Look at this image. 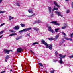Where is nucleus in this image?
I'll return each mask as SVG.
<instances>
[{
    "label": "nucleus",
    "mask_w": 73,
    "mask_h": 73,
    "mask_svg": "<svg viewBox=\"0 0 73 73\" xmlns=\"http://www.w3.org/2000/svg\"><path fill=\"white\" fill-rule=\"evenodd\" d=\"M41 42L44 45H46V48H49L50 49H52V45H51L49 46V45H48V44L45 42V40H41Z\"/></svg>",
    "instance_id": "f257e3e1"
},
{
    "label": "nucleus",
    "mask_w": 73,
    "mask_h": 73,
    "mask_svg": "<svg viewBox=\"0 0 73 73\" xmlns=\"http://www.w3.org/2000/svg\"><path fill=\"white\" fill-rule=\"evenodd\" d=\"M59 56H60L59 57V58L60 59V60L59 61V62L60 64H62V58H64L65 57H66V55L62 56L61 54H59Z\"/></svg>",
    "instance_id": "f03ea898"
},
{
    "label": "nucleus",
    "mask_w": 73,
    "mask_h": 73,
    "mask_svg": "<svg viewBox=\"0 0 73 73\" xmlns=\"http://www.w3.org/2000/svg\"><path fill=\"white\" fill-rule=\"evenodd\" d=\"M47 27H48V30L49 31H50V32H52V33H54L55 32V31L53 30V29H52V28H51V26L49 25H46Z\"/></svg>",
    "instance_id": "7ed1b4c3"
},
{
    "label": "nucleus",
    "mask_w": 73,
    "mask_h": 73,
    "mask_svg": "<svg viewBox=\"0 0 73 73\" xmlns=\"http://www.w3.org/2000/svg\"><path fill=\"white\" fill-rule=\"evenodd\" d=\"M50 24H54L55 25H60V24L57 23V21H53L50 22Z\"/></svg>",
    "instance_id": "20e7f679"
},
{
    "label": "nucleus",
    "mask_w": 73,
    "mask_h": 73,
    "mask_svg": "<svg viewBox=\"0 0 73 73\" xmlns=\"http://www.w3.org/2000/svg\"><path fill=\"white\" fill-rule=\"evenodd\" d=\"M55 13L57 14L58 16H61V17H63V15H61V13L60 12H59L58 11H56L55 12Z\"/></svg>",
    "instance_id": "39448f33"
},
{
    "label": "nucleus",
    "mask_w": 73,
    "mask_h": 73,
    "mask_svg": "<svg viewBox=\"0 0 73 73\" xmlns=\"http://www.w3.org/2000/svg\"><path fill=\"white\" fill-rule=\"evenodd\" d=\"M3 52L5 53H7V54H9V52H11V50H8L7 49H5V50H4Z\"/></svg>",
    "instance_id": "423d86ee"
},
{
    "label": "nucleus",
    "mask_w": 73,
    "mask_h": 73,
    "mask_svg": "<svg viewBox=\"0 0 73 73\" xmlns=\"http://www.w3.org/2000/svg\"><path fill=\"white\" fill-rule=\"evenodd\" d=\"M32 29V28L31 27H29L27 28L24 29H23V32H26V31H29V30H31Z\"/></svg>",
    "instance_id": "0eeeda50"
},
{
    "label": "nucleus",
    "mask_w": 73,
    "mask_h": 73,
    "mask_svg": "<svg viewBox=\"0 0 73 73\" xmlns=\"http://www.w3.org/2000/svg\"><path fill=\"white\" fill-rule=\"evenodd\" d=\"M23 51V49L21 48H19L17 50V53H20V52Z\"/></svg>",
    "instance_id": "6e6552de"
},
{
    "label": "nucleus",
    "mask_w": 73,
    "mask_h": 73,
    "mask_svg": "<svg viewBox=\"0 0 73 73\" xmlns=\"http://www.w3.org/2000/svg\"><path fill=\"white\" fill-rule=\"evenodd\" d=\"M19 28H20V27H19V26L17 25V26H15L14 27V29H15V30H18V29H19Z\"/></svg>",
    "instance_id": "1a4fd4ad"
},
{
    "label": "nucleus",
    "mask_w": 73,
    "mask_h": 73,
    "mask_svg": "<svg viewBox=\"0 0 73 73\" xmlns=\"http://www.w3.org/2000/svg\"><path fill=\"white\" fill-rule=\"evenodd\" d=\"M64 42H65V40L64 39H62L61 41V42L60 43V45H62V44L64 43Z\"/></svg>",
    "instance_id": "9d476101"
},
{
    "label": "nucleus",
    "mask_w": 73,
    "mask_h": 73,
    "mask_svg": "<svg viewBox=\"0 0 73 73\" xmlns=\"http://www.w3.org/2000/svg\"><path fill=\"white\" fill-rule=\"evenodd\" d=\"M28 12L30 13H33V10L31 9H29L28 10Z\"/></svg>",
    "instance_id": "9b49d317"
},
{
    "label": "nucleus",
    "mask_w": 73,
    "mask_h": 73,
    "mask_svg": "<svg viewBox=\"0 0 73 73\" xmlns=\"http://www.w3.org/2000/svg\"><path fill=\"white\" fill-rule=\"evenodd\" d=\"M54 4H55V5L56 6H57V7L59 8L60 6L59 5H58V4H57V2H56V1L54 2Z\"/></svg>",
    "instance_id": "f8f14e48"
},
{
    "label": "nucleus",
    "mask_w": 73,
    "mask_h": 73,
    "mask_svg": "<svg viewBox=\"0 0 73 73\" xmlns=\"http://www.w3.org/2000/svg\"><path fill=\"white\" fill-rule=\"evenodd\" d=\"M58 37H59V35L58 34L55 36V37L54 38V39L56 40H57V39H58Z\"/></svg>",
    "instance_id": "ddd939ff"
},
{
    "label": "nucleus",
    "mask_w": 73,
    "mask_h": 73,
    "mask_svg": "<svg viewBox=\"0 0 73 73\" xmlns=\"http://www.w3.org/2000/svg\"><path fill=\"white\" fill-rule=\"evenodd\" d=\"M48 9H49V13H50L52 12V11H51L52 8L50 7H48Z\"/></svg>",
    "instance_id": "4468645a"
},
{
    "label": "nucleus",
    "mask_w": 73,
    "mask_h": 73,
    "mask_svg": "<svg viewBox=\"0 0 73 73\" xmlns=\"http://www.w3.org/2000/svg\"><path fill=\"white\" fill-rule=\"evenodd\" d=\"M64 38H65L66 40H70V41H72V39L71 38H67L66 37L64 36Z\"/></svg>",
    "instance_id": "2eb2a0df"
},
{
    "label": "nucleus",
    "mask_w": 73,
    "mask_h": 73,
    "mask_svg": "<svg viewBox=\"0 0 73 73\" xmlns=\"http://www.w3.org/2000/svg\"><path fill=\"white\" fill-rule=\"evenodd\" d=\"M22 37L19 36V37H17L16 38V40H19V39H20L22 38Z\"/></svg>",
    "instance_id": "dca6fc26"
},
{
    "label": "nucleus",
    "mask_w": 73,
    "mask_h": 73,
    "mask_svg": "<svg viewBox=\"0 0 73 73\" xmlns=\"http://www.w3.org/2000/svg\"><path fill=\"white\" fill-rule=\"evenodd\" d=\"M17 35V34L14 33H13L12 34H11L9 35V36H15V35Z\"/></svg>",
    "instance_id": "f3484780"
},
{
    "label": "nucleus",
    "mask_w": 73,
    "mask_h": 73,
    "mask_svg": "<svg viewBox=\"0 0 73 73\" xmlns=\"http://www.w3.org/2000/svg\"><path fill=\"white\" fill-rule=\"evenodd\" d=\"M33 29L36 31H38L39 30V29L38 28H36V27H34L33 28Z\"/></svg>",
    "instance_id": "a211bd4d"
},
{
    "label": "nucleus",
    "mask_w": 73,
    "mask_h": 73,
    "mask_svg": "<svg viewBox=\"0 0 73 73\" xmlns=\"http://www.w3.org/2000/svg\"><path fill=\"white\" fill-rule=\"evenodd\" d=\"M35 23H41V21L40 20H38L35 21Z\"/></svg>",
    "instance_id": "6ab92c4d"
},
{
    "label": "nucleus",
    "mask_w": 73,
    "mask_h": 73,
    "mask_svg": "<svg viewBox=\"0 0 73 73\" xmlns=\"http://www.w3.org/2000/svg\"><path fill=\"white\" fill-rule=\"evenodd\" d=\"M48 40H50V41H52V40H54V38H53V37H52L51 38H49Z\"/></svg>",
    "instance_id": "aec40b11"
},
{
    "label": "nucleus",
    "mask_w": 73,
    "mask_h": 73,
    "mask_svg": "<svg viewBox=\"0 0 73 73\" xmlns=\"http://www.w3.org/2000/svg\"><path fill=\"white\" fill-rule=\"evenodd\" d=\"M59 29H60L59 28L55 29V31L56 33L58 32V30H59Z\"/></svg>",
    "instance_id": "412c9836"
},
{
    "label": "nucleus",
    "mask_w": 73,
    "mask_h": 73,
    "mask_svg": "<svg viewBox=\"0 0 73 73\" xmlns=\"http://www.w3.org/2000/svg\"><path fill=\"white\" fill-rule=\"evenodd\" d=\"M9 20H11L12 19H13V17L11 16H9Z\"/></svg>",
    "instance_id": "4be33fe9"
},
{
    "label": "nucleus",
    "mask_w": 73,
    "mask_h": 73,
    "mask_svg": "<svg viewBox=\"0 0 73 73\" xmlns=\"http://www.w3.org/2000/svg\"><path fill=\"white\" fill-rule=\"evenodd\" d=\"M21 25L22 27H25V24H23L22 23H21Z\"/></svg>",
    "instance_id": "5701e85b"
},
{
    "label": "nucleus",
    "mask_w": 73,
    "mask_h": 73,
    "mask_svg": "<svg viewBox=\"0 0 73 73\" xmlns=\"http://www.w3.org/2000/svg\"><path fill=\"white\" fill-rule=\"evenodd\" d=\"M54 10H58V8H54V9L52 10V13L53 12V11H54Z\"/></svg>",
    "instance_id": "b1692460"
},
{
    "label": "nucleus",
    "mask_w": 73,
    "mask_h": 73,
    "mask_svg": "<svg viewBox=\"0 0 73 73\" xmlns=\"http://www.w3.org/2000/svg\"><path fill=\"white\" fill-rule=\"evenodd\" d=\"M35 15V13H34L32 15H30V16H29V17H33V16H34Z\"/></svg>",
    "instance_id": "393cba45"
},
{
    "label": "nucleus",
    "mask_w": 73,
    "mask_h": 73,
    "mask_svg": "<svg viewBox=\"0 0 73 73\" xmlns=\"http://www.w3.org/2000/svg\"><path fill=\"white\" fill-rule=\"evenodd\" d=\"M36 44H37L38 45V43L37 42H35L33 43L32 45H36Z\"/></svg>",
    "instance_id": "a878e982"
},
{
    "label": "nucleus",
    "mask_w": 73,
    "mask_h": 73,
    "mask_svg": "<svg viewBox=\"0 0 73 73\" xmlns=\"http://www.w3.org/2000/svg\"><path fill=\"white\" fill-rule=\"evenodd\" d=\"M9 31L10 32H13V33H15V32H16V31H14L13 30H10Z\"/></svg>",
    "instance_id": "bb28decb"
},
{
    "label": "nucleus",
    "mask_w": 73,
    "mask_h": 73,
    "mask_svg": "<svg viewBox=\"0 0 73 73\" xmlns=\"http://www.w3.org/2000/svg\"><path fill=\"white\" fill-rule=\"evenodd\" d=\"M5 11H0V13H5Z\"/></svg>",
    "instance_id": "cd10ccee"
},
{
    "label": "nucleus",
    "mask_w": 73,
    "mask_h": 73,
    "mask_svg": "<svg viewBox=\"0 0 73 73\" xmlns=\"http://www.w3.org/2000/svg\"><path fill=\"white\" fill-rule=\"evenodd\" d=\"M39 64L40 66H41L42 67L43 66V65L41 63H39Z\"/></svg>",
    "instance_id": "c85d7f7f"
},
{
    "label": "nucleus",
    "mask_w": 73,
    "mask_h": 73,
    "mask_svg": "<svg viewBox=\"0 0 73 73\" xmlns=\"http://www.w3.org/2000/svg\"><path fill=\"white\" fill-rule=\"evenodd\" d=\"M70 36V37H73V33L71 34H70V35H69Z\"/></svg>",
    "instance_id": "c756f323"
},
{
    "label": "nucleus",
    "mask_w": 73,
    "mask_h": 73,
    "mask_svg": "<svg viewBox=\"0 0 73 73\" xmlns=\"http://www.w3.org/2000/svg\"><path fill=\"white\" fill-rule=\"evenodd\" d=\"M24 32V30L23 29L19 31V33H20L21 32Z\"/></svg>",
    "instance_id": "7c9ffc66"
},
{
    "label": "nucleus",
    "mask_w": 73,
    "mask_h": 73,
    "mask_svg": "<svg viewBox=\"0 0 73 73\" xmlns=\"http://www.w3.org/2000/svg\"><path fill=\"white\" fill-rule=\"evenodd\" d=\"M62 33L63 34V35H64V36H66V34L65 33L62 32Z\"/></svg>",
    "instance_id": "2f4dec72"
},
{
    "label": "nucleus",
    "mask_w": 73,
    "mask_h": 73,
    "mask_svg": "<svg viewBox=\"0 0 73 73\" xmlns=\"http://www.w3.org/2000/svg\"><path fill=\"white\" fill-rule=\"evenodd\" d=\"M6 60H7V59L9 58V56H8V55H7L6 57Z\"/></svg>",
    "instance_id": "473e14b6"
},
{
    "label": "nucleus",
    "mask_w": 73,
    "mask_h": 73,
    "mask_svg": "<svg viewBox=\"0 0 73 73\" xmlns=\"http://www.w3.org/2000/svg\"><path fill=\"white\" fill-rule=\"evenodd\" d=\"M5 24L4 23L1 24L0 26V27H2V26H3V25H5Z\"/></svg>",
    "instance_id": "72a5a7b5"
},
{
    "label": "nucleus",
    "mask_w": 73,
    "mask_h": 73,
    "mask_svg": "<svg viewBox=\"0 0 73 73\" xmlns=\"http://www.w3.org/2000/svg\"><path fill=\"white\" fill-rule=\"evenodd\" d=\"M16 5H17V6H18L19 7H20V4H19V3H17Z\"/></svg>",
    "instance_id": "f704fd0d"
},
{
    "label": "nucleus",
    "mask_w": 73,
    "mask_h": 73,
    "mask_svg": "<svg viewBox=\"0 0 73 73\" xmlns=\"http://www.w3.org/2000/svg\"><path fill=\"white\" fill-rule=\"evenodd\" d=\"M69 58H73V55L68 56Z\"/></svg>",
    "instance_id": "c9c22d12"
},
{
    "label": "nucleus",
    "mask_w": 73,
    "mask_h": 73,
    "mask_svg": "<svg viewBox=\"0 0 73 73\" xmlns=\"http://www.w3.org/2000/svg\"><path fill=\"white\" fill-rule=\"evenodd\" d=\"M51 73H53L54 72V70H53V71H50V72Z\"/></svg>",
    "instance_id": "e433bc0d"
},
{
    "label": "nucleus",
    "mask_w": 73,
    "mask_h": 73,
    "mask_svg": "<svg viewBox=\"0 0 73 73\" xmlns=\"http://www.w3.org/2000/svg\"><path fill=\"white\" fill-rule=\"evenodd\" d=\"M65 28H66V26L63 27H62V29H65Z\"/></svg>",
    "instance_id": "4c0bfd02"
},
{
    "label": "nucleus",
    "mask_w": 73,
    "mask_h": 73,
    "mask_svg": "<svg viewBox=\"0 0 73 73\" xmlns=\"http://www.w3.org/2000/svg\"><path fill=\"white\" fill-rule=\"evenodd\" d=\"M30 52L31 53H33V54H35V53H34V52H33V51H32V50H30Z\"/></svg>",
    "instance_id": "58836bf2"
},
{
    "label": "nucleus",
    "mask_w": 73,
    "mask_h": 73,
    "mask_svg": "<svg viewBox=\"0 0 73 73\" xmlns=\"http://www.w3.org/2000/svg\"><path fill=\"white\" fill-rule=\"evenodd\" d=\"M69 12H70V11H69V10H68L66 12L67 13H69Z\"/></svg>",
    "instance_id": "ea45409f"
},
{
    "label": "nucleus",
    "mask_w": 73,
    "mask_h": 73,
    "mask_svg": "<svg viewBox=\"0 0 73 73\" xmlns=\"http://www.w3.org/2000/svg\"><path fill=\"white\" fill-rule=\"evenodd\" d=\"M3 32H4V31H2L0 32V35H1V34H2V33H3Z\"/></svg>",
    "instance_id": "a19ab883"
},
{
    "label": "nucleus",
    "mask_w": 73,
    "mask_h": 73,
    "mask_svg": "<svg viewBox=\"0 0 73 73\" xmlns=\"http://www.w3.org/2000/svg\"><path fill=\"white\" fill-rule=\"evenodd\" d=\"M58 54V52H57V51H56L55 52V55H56V56H57V54Z\"/></svg>",
    "instance_id": "79ce46f5"
},
{
    "label": "nucleus",
    "mask_w": 73,
    "mask_h": 73,
    "mask_svg": "<svg viewBox=\"0 0 73 73\" xmlns=\"http://www.w3.org/2000/svg\"><path fill=\"white\" fill-rule=\"evenodd\" d=\"M51 17H53V13L51 14Z\"/></svg>",
    "instance_id": "37998d69"
},
{
    "label": "nucleus",
    "mask_w": 73,
    "mask_h": 73,
    "mask_svg": "<svg viewBox=\"0 0 73 73\" xmlns=\"http://www.w3.org/2000/svg\"><path fill=\"white\" fill-rule=\"evenodd\" d=\"M5 71H2V72H1L0 73H4L5 72Z\"/></svg>",
    "instance_id": "c03bdc74"
},
{
    "label": "nucleus",
    "mask_w": 73,
    "mask_h": 73,
    "mask_svg": "<svg viewBox=\"0 0 73 73\" xmlns=\"http://www.w3.org/2000/svg\"><path fill=\"white\" fill-rule=\"evenodd\" d=\"M27 36H30V33L27 34Z\"/></svg>",
    "instance_id": "a18cd8bd"
},
{
    "label": "nucleus",
    "mask_w": 73,
    "mask_h": 73,
    "mask_svg": "<svg viewBox=\"0 0 73 73\" xmlns=\"http://www.w3.org/2000/svg\"><path fill=\"white\" fill-rule=\"evenodd\" d=\"M3 1V0H0V3H1Z\"/></svg>",
    "instance_id": "49530a36"
},
{
    "label": "nucleus",
    "mask_w": 73,
    "mask_h": 73,
    "mask_svg": "<svg viewBox=\"0 0 73 73\" xmlns=\"http://www.w3.org/2000/svg\"><path fill=\"white\" fill-rule=\"evenodd\" d=\"M3 37V36H0V38H1V37Z\"/></svg>",
    "instance_id": "de8ad7c7"
},
{
    "label": "nucleus",
    "mask_w": 73,
    "mask_h": 73,
    "mask_svg": "<svg viewBox=\"0 0 73 73\" xmlns=\"http://www.w3.org/2000/svg\"><path fill=\"white\" fill-rule=\"evenodd\" d=\"M54 62H56V61H57V60H55L54 61Z\"/></svg>",
    "instance_id": "09e8293b"
},
{
    "label": "nucleus",
    "mask_w": 73,
    "mask_h": 73,
    "mask_svg": "<svg viewBox=\"0 0 73 73\" xmlns=\"http://www.w3.org/2000/svg\"><path fill=\"white\" fill-rule=\"evenodd\" d=\"M46 73H48V72H47V71H46Z\"/></svg>",
    "instance_id": "8fccbe9b"
},
{
    "label": "nucleus",
    "mask_w": 73,
    "mask_h": 73,
    "mask_svg": "<svg viewBox=\"0 0 73 73\" xmlns=\"http://www.w3.org/2000/svg\"><path fill=\"white\" fill-rule=\"evenodd\" d=\"M10 71H11V72H12V70H11Z\"/></svg>",
    "instance_id": "3c124183"
},
{
    "label": "nucleus",
    "mask_w": 73,
    "mask_h": 73,
    "mask_svg": "<svg viewBox=\"0 0 73 73\" xmlns=\"http://www.w3.org/2000/svg\"><path fill=\"white\" fill-rule=\"evenodd\" d=\"M5 61H6V62H7V60H5Z\"/></svg>",
    "instance_id": "603ef678"
},
{
    "label": "nucleus",
    "mask_w": 73,
    "mask_h": 73,
    "mask_svg": "<svg viewBox=\"0 0 73 73\" xmlns=\"http://www.w3.org/2000/svg\"><path fill=\"white\" fill-rule=\"evenodd\" d=\"M54 8H56V6H55L54 7Z\"/></svg>",
    "instance_id": "864d4df0"
},
{
    "label": "nucleus",
    "mask_w": 73,
    "mask_h": 73,
    "mask_svg": "<svg viewBox=\"0 0 73 73\" xmlns=\"http://www.w3.org/2000/svg\"><path fill=\"white\" fill-rule=\"evenodd\" d=\"M66 1H68L69 0H65Z\"/></svg>",
    "instance_id": "5fc2aeb1"
},
{
    "label": "nucleus",
    "mask_w": 73,
    "mask_h": 73,
    "mask_svg": "<svg viewBox=\"0 0 73 73\" xmlns=\"http://www.w3.org/2000/svg\"><path fill=\"white\" fill-rule=\"evenodd\" d=\"M64 46L65 45V44H64Z\"/></svg>",
    "instance_id": "6e6d98bb"
}]
</instances>
